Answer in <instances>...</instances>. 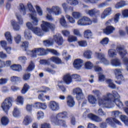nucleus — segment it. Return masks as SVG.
Wrapping results in <instances>:
<instances>
[{
  "mask_svg": "<svg viewBox=\"0 0 128 128\" xmlns=\"http://www.w3.org/2000/svg\"><path fill=\"white\" fill-rule=\"evenodd\" d=\"M98 104L100 106L106 108L111 107L113 104H115L118 108L124 106L122 102L120 100V96L116 90L112 91V94L107 93L103 98L99 99Z\"/></svg>",
  "mask_w": 128,
  "mask_h": 128,
  "instance_id": "f257e3e1",
  "label": "nucleus"
},
{
  "mask_svg": "<svg viewBox=\"0 0 128 128\" xmlns=\"http://www.w3.org/2000/svg\"><path fill=\"white\" fill-rule=\"evenodd\" d=\"M31 18L32 20V24L28 22L26 24V26L28 29L34 32V34L40 36V32H42V30L40 28L36 27L34 28V26H37L38 24V20L36 17L34 16V15H31Z\"/></svg>",
  "mask_w": 128,
  "mask_h": 128,
  "instance_id": "f03ea898",
  "label": "nucleus"
},
{
  "mask_svg": "<svg viewBox=\"0 0 128 128\" xmlns=\"http://www.w3.org/2000/svg\"><path fill=\"white\" fill-rule=\"evenodd\" d=\"M120 112L118 110L113 111L112 112V116L114 118L110 117L106 119V122L109 124L111 126L114 128L116 127V124L122 126V123L120 121L118 120L116 118L120 116ZM116 123V124H115Z\"/></svg>",
  "mask_w": 128,
  "mask_h": 128,
  "instance_id": "7ed1b4c3",
  "label": "nucleus"
},
{
  "mask_svg": "<svg viewBox=\"0 0 128 128\" xmlns=\"http://www.w3.org/2000/svg\"><path fill=\"white\" fill-rule=\"evenodd\" d=\"M14 98L8 96L6 98L3 102H2L1 104V108L6 114L8 113V110L12 106V102H14Z\"/></svg>",
  "mask_w": 128,
  "mask_h": 128,
  "instance_id": "20e7f679",
  "label": "nucleus"
},
{
  "mask_svg": "<svg viewBox=\"0 0 128 128\" xmlns=\"http://www.w3.org/2000/svg\"><path fill=\"white\" fill-rule=\"evenodd\" d=\"M16 18L18 20V23L20 24H22L23 20L22 17V16L18 14V13H16ZM18 22H16L14 20H11V24L14 30L16 32H18L20 28V27L18 24Z\"/></svg>",
  "mask_w": 128,
  "mask_h": 128,
  "instance_id": "39448f33",
  "label": "nucleus"
},
{
  "mask_svg": "<svg viewBox=\"0 0 128 128\" xmlns=\"http://www.w3.org/2000/svg\"><path fill=\"white\" fill-rule=\"evenodd\" d=\"M87 14L91 17H94L92 18V22L94 23L98 22V17L100 15V11L96 8L88 10Z\"/></svg>",
  "mask_w": 128,
  "mask_h": 128,
  "instance_id": "423d86ee",
  "label": "nucleus"
},
{
  "mask_svg": "<svg viewBox=\"0 0 128 128\" xmlns=\"http://www.w3.org/2000/svg\"><path fill=\"white\" fill-rule=\"evenodd\" d=\"M32 57H36L37 54L40 56H44L47 54L46 51L43 48H36L32 50Z\"/></svg>",
  "mask_w": 128,
  "mask_h": 128,
  "instance_id": "0eeeda50",
  "label": "nucleus"
},
{
  "mask_svg": "<svg viewBox=\"0 0 128 128\" xmlns=\"http://www.w3.org/2000/svg\"><path fill=\"white\" fill-rule=\"evenodd\" d=\"M122 71L120 69H116L115 70V74L116 78L118 80H116L115 82L118 84H121L122 83V82L124 80V76L122 75Z\"/></svg>",
  "mask_w": 128,
  "mask_h": 128,
  "instance_id": "6e6552de",
  "label": "nucleus"
},
{
  "mask_svg": "<svg viewBox=\"0 0 128 128\" xmlns=\"http://www.w3.org/2000/svg\"><path fill=\"white\" fill-rule=\"evenodd\" d=\"M73 93L74 94H76V98L78 100H84V96L82 92V90L80 88L74 89Z\"/></svg>",
  "mask_w": 128,
  "mask_h": 128,
  "instance_id": "1a4fd4ad",
  "label": "nucleus"
},
{
  "mask_svg": "<svg viewBox=\"0 0 128 128\" xmlns=\"http://www.w3.org/2000/svg\"><path fill=\"white\" fill-rule=\"evenodd\" d=\"M121 16V14L120 12L116 13L114 14L113 18H111L110 20H108L106 23V25H110L111 24L114 22L115 24H116L119 22L120 20V16Z\"/></svg>",
  "mask_w": 128,
  "mask_h": 128,
  "instance_id": "9d476101",
  "label": "nucleus"
},
{
  "mask_svg": "<svg viewBox=\"0 0 128 128\" xmlns=\"http://www.w3.org/2000/svg\"><path fill=\"white\" fill-rule=\"evenodd\" d=\"M53 38L55 42L58 46H62L64 42V39L60 34H56L53 36Z\"/></svg>",
  "mask_w": 128,
  "mask_h": 128,
  "instance_id": "9b49d317",
  "label": "nucleus"
},
{
  "mask_svg": "<svg viewBox=\"0 0 128 128\" xmlns=\"http://www.w3.org/2000/svg\"><path fill=\"white\" fill-rule=\"evenodd\" d=\"M78 24L80 26L90 25L92 24V21L88 17H82L78 21Z\"/></svg>",
  "mask_w": 128,
  "mask_h": 128,
  "instance_id": "f8f14e48",
  "label": "nucleus"
},
{
  "mask_svg": "<svg viewBox=\"0 0 128 128\" xmlns=\"http://www.w3.org/2000/svg\"><path fill=\"white\" fill-rule=\"evenodd\" d=\"M107 26L105 28L103 29V32L106 36H109L113 34L114 32L116 30V28L112 26Z\"/></svg>",
  "mask_w": 128,
  "mask_h": 128,
  "instance_id": "ddd939ff",
  "label": "nucleus"
},
{
  "mask_svg": "<svg viewBox=\"0 0 128 128\" xmlns=\"http://www.w3.org/2000/svg\"><path fill=\"white\" fill-rule=\"evenodd\" d=\"M87 117L91 120L96 122H100L102 121V118L97 116L96 115H95L94 114H93L92 113L88 114Z\"/></svg>",
  "mask_w": 128,
  "mask_h": 128,
  "instance_id": "4468645a",
  "label": "nucleus"
},
{
  "mask_svg": "<svg viewBox=\"0 0 128 128\" xmlns=\"http://www.w3.org/2000/svg\"><path fill=\"white\" fill-rule=\"evenodd\" d=\"M84 63L82 60L78 58L74 60L73 66L77 70H80L82 66Z\"/></svg>",
  "mask_w": 128,
  "mask_h": 128,
  "instance_id": "2eb2a0df",
  "label": "nucleus"
},
{
  "mask_svg": "<svg viewBox=\"0 0 128 128\" xmlns=\"http://www.w3.org/2000/svg\"><path fill=\"white\" fill-rule=\"evenodd\" d=\"M47 10L49 13L53 12L56 16H58L61 14L60 8L58 6H53L52 8H47Z\"/></svg>",
  "mask_w": 128,
  "mask_h": 128,
  "instance_id": "dca6fc26",
  "label": "nucleus"
},
{
  "mask_svg": "<svg viewBox=\"0 0 128 128\" xmlns=\"http://www.w3.org/2000/svg\"><path fill=\"white\" fill-rule=\"evenodd\" d=\"M49 108L53 111H58L60 110V106L55 101H50Z\"/></svg>",
  "mask_w": 128,
  "mask_h": 128,
  "instance_id": "f3484780",
  "label": "nucleus"
},
{
  "mask_svg": "<svg viewBox=\"0 0 128 128\" xmlns=\"http://www.w3.org/2000/svg\"><path fill=\"white\" fill-rule=\"evenodd\" d=\"M116 50L118 52L119 54L122 57V58H124V56L128 54L127 51L124 50V47H118L116 48Z\"/></svg>",
  "mask_w": 128,
  "mask_h": 128,
  "instance_id": "a211bd4d",
  "label": "nucleus"
},
{
  "mask_svg": "<svg viewBox=\"0 0 128 128\" xmlns=\"http://www.w3.org/2000/svg\"><path fill=\"white\" fill-rule=\"evenodd\" d=\"M68 114L66 112H60L56 114V118H54V120H58V118L59 119L66 118H68Z\"/></svg>",
  "mask_w": 128,
  "mask_h": 128,
  "instance_id": "6ab92c4d",
  "label": "nucleus"
},
{
  "mask_svg": "<svg viewBox=\"0 0 128 128\" xmlns=\"http://www.w3.org/2000/svg\"><path fill=\"white\" fill-rule=\"evenodd\" d=\"M42 24H41V28L43 32H48L50 22L42 21Z\"/></svg>",
  "mask_w": 128,
  "mask_h": 128,
  "instance_id": "aec40b11",
  "label": "nucleus"
},
{
  "mask_svg": "<svg viewBox=\"0 0 128 128\" xmlns=\"http://www.w3.org/2000/svg\"><path fill=\"white\" fill-rule=\"evenodd\" d=\"M67 105L70 107H73L75 104L74 98L72 96H68L67 97Z\"/></svg>",
  "mask_w": 128,
  "mask_h": 128,
  "instance_id": "412c9836",
  "label": "nucleus"
},
{
  "mask_svg": "<svg viewBox=\"0 0 128 128\" xmlns=\"http://www.w3.org/2000/svg\"><path fill=\"white\" fill-rule=\"evenodd\" d=\"M112 10L111 7L106 8L104 10L103 14H102L101 17L102 18H105L106 16L110 15L112 13Z\"/></svg>",
  "mask_w": 128,
  "mask_h": 128,
  "instance_id": "4be33fe9",
  "label": "nucleus"
},
{
  "mask_svg": "<svg viewBox=\"0 0 128 128\" xmlns=\"http://www.w3.org/2000/svg\"><path fill=\"white\" fill-rule=\"evenodd\" d=\"M84 37L86 39H93V34L90 30H86L84 32Z\"/></svg>",
  "mask_w": 128,
  "mask_h": 128,
  "instance_id": "5701e85b",
  "label": "nucleus"
},
{
  "mask_svg": "<svg viewBox=\"0 0 128 128\" xmlns=\"http://www.w3.org/2000/svg\"><path fill=\"white\" fill-rule=\"evenodd\" d=\"M10 122L9 118L6 116H3L0 118V123L3 126H8Z\"/></svg>",
  "mask_w": 128,
  "mask_h": 128,
  "instance_id": "b1692460",
  "label": "nucleus"
},
{
  "mask_svg": "<svg viewBox=\"0 0 128 128\" xmlns=\"http://www.w3.org/2000/svg\"><path fill=\"white\" fill-rule=\"evenodd\" d=\"M54 124L56 125H61L63 127H66V122L64 120L56 119L54 120Z\"/></svg>",
  "mask_w": 128,
  "mask_h": 128,
  "instance_id": "393cba45",
  "label": "nucleus"
},
{
  "mask_svg": "<svg viewBox=\"0 0 128 128\" xmlns=\"http://www.w3.org/2000/svg\"><path fill=\"white\" fill-rule=\"evenodd\" d=\"M32 122V119L30 116H29L28 115L25 116L23 124L25 126H28Z\"/></svg>",
  "mask_w": 128,
  "mask_h": 128,
  "instance_id": "a878e982",
  "label": "nucleus"
},
{
  "mask_svg": "<svg viewBox=\"0 0 128 128\" xmlns=\"http://www.w3.org/2000/svg\"><path fill=\"white\" fill-rule=\"evenodd\" d=\"M64 82L67 84L72 82V78L70 74H66L63 78Z\"/></svg>",
  "mask_w": 128,
  "mask_h": 128,
  "instance_id": "bb28decb",
  "label": "nucleus"
},
{
  "mask_svg": "<svg viewBox=\"0 0 128 128\" xmlns=\"http://www.w3.org/2000/svg\"><path fill=\"white\" fill-rule=\"evenodd\" d=\"M50 62L55 63L56 64H62V60L58 57L52 56L50 58Z\"/></svg>",
  "mask_w": 128,
  "mask_h": 128,
  "instance_id": "cd10ccee",
  "label": "nucleus"
},
{
  "mask_svg": "<svg viewBox=\"0 0 128 128\" xmlns=\"http://www.w3.org/2000/svg\"><path fill=\"white\" fill-rule=\"evenodd\" d=\"M12 70L18 72H20L22 70V66L20 64H14L10 66Z\"/></svg>",
  "mask_w": 128,
  "mask_h": 128,
  "instance_id": "c85d7f7f",
  "label": "nucleus"
},
{
  "mask_svg": "<svg viewBox=\"0 0 128 128\" xmlns=\"http://www.w3.org/2000/svg\"><path fill=\"white\" fill-rule=\"evenodd\" d=\"M4 36L10 44H12V38L10 32H7L4 34Z\"/></svg>",
  "mask_w": 128,
  "mask_h": 128,
  "instance_id": "c756f323",
  "label": "nucleus"
},
{
  "mask_svg": "<svg viewBox=\"0 0 128 128\" xmlns=\"http://www.w3.org/2000/svg\"><path fill=\"white\" fill-rule=\"evenodd\" d=\"M88 100L90 104H96V98L93 95H88Z\"/></svg>",
  "mask_w": 128,
  "mask_h": 128,
  "instance_id": "7c9ffc66",
  "label": "nucleus"
},
{
  "mask_svg": "<svg viewBox=\"0 0 128 128\" xmlns=\"http://www.w3.org/2000/svg\"><path fill=\"white\" fill-rule=\"evenodd\" d=\"M62 7L63 8L64 12H73L74 11V8L72 6H68L66 3H63L62 4Z\"/></svg>",
  "mask_w": 128,
  "mask_h": 128,
  "instance_id": "2f4dec72",
  "label": "nucleus"
},
{
  "mask_svg": "<svg viewBox=\"0 0 128 128\" xmlns=\"http://www.w3.org/2000/svg\"><path fill=\"white\" fill-rule=\"evenodd\" d=\"M30 86L26 83L24 84V86L21 90V93L23 94H26L30 90Z\"/></svg>",
  "mask_w": 128,
  "mask_h": 128,
  "instance_id": "473e14b6",
  "label": "nucleus"
},
{
  "mask_svg": "<svg viewBox=\"0 0 128 128\" xmlns=\"http://www.w3.org/2000/svg\"><path fill=\"white\" fill-rule=\"evenodd\" d=\"M35 64L32 61H30V63L29 64L28 66L27 67V69L26 70L27 72H32L35 68Z\"/></svg>",
  "mask_w": 128,
  "mask_h": 128,
  "instance_id": "72a5a7b5",
  "label": "nucleus"
},
{
  "mask_svg": "<svg viewBox=\"0 0 128 128\" xmlns=\"http://www.w3.org/2000/svg\"><path fill=\"white\" fill-rule=\"evenodd\" d=\"M112 66H118L121 65V62L118 59H114L110 60Z\"/></svg>",
  "mask_w": 128,
  "mask_h": 128,
  "instance_id": "f704fd0d",
  "label": "nucleus"
},
{
  "mask_svg": "<svg viewBox=\"0 0 128 128\" xmlns=\"http://www.w3.org/2000/svg\"><path fill=\"white\" fill-rule=\"evenodd\" d=\"M24 38L27 40H30L32 38V34L29 30H26L24 32Z\"/></svg>",
  "mask_w": 128,
  "mask_h": 128,
  "instance_id": "c9c22d12",
  "label": "nucleus"
},
{
  "mask_svg": "<svg viewBox=\"0 0 128 128\" xmlns=\"http://www.w3.org/2000/svg\"><path fill=\"white\" fill-rule=\"evenodd\" d=\"M60 24L64 28H68V23L64 17H62L60 20Z\"/></svg>",
  "mask_w": 128,
  "mask_h": 128,
  "instance_id": "e433bc0d",
  "label": "nucleus"
},
{
  "mask_svg": "<svg viewBox=\"0 0 128 128\" xmlns=\"http://www.w3.org/2000/svg\"><path fill=\"white\" fill-rule=\"evenodd\" d=\"M98 58H100V62H103L104 64H108V60H106L105 58L104 57V55L102 54L98 53Z\"/></svg>",
  "mask_w": 128,
  "mask_h": 128,
  "instance_id": "4c0bfd02",
  "label": "nucleus"
},
{
  "mask_svg": "<svg viewBox=\"0 0 128 128\" xmlns=\"http://www.w3.org/2000/svg\"><path fill=\"white\" fill-rule=\"evenodd\" d=\"M84 67L86 70H91L94 67V64L90 62H87L84 64Z\"/></svg>",
  "mask_w": 128,
  "mask_h": 128,
  "instance_id": "58836bf2",
  "label": "nucleus"
},
{
  "mask_svg": "<svg viewBox=\"0 0 128 128\" xmlns=\"http://www.w3.org/2000/svg\"><path fill=\"white\" fill-rule=\"evenodd\" d=\"M50 62L51 60H50V58L47 60H44V59L40 60V64H44V65H48V66L50 65Z\"/></svg>",
  "mask_w": 128,
  "mask_h": 128,
  "instance_id": "ea45409f",
  "label": "nucleus"
},
{
  "mask_svg": "<svg viewBox=\"0 0 128 128\" xmlns=\"http://www.w3.org/2000/svg\"><path fill=\"white\" fill-rule=\"evenodd\" d=\"M43 44L44 46H50L54 44V42L51 41L49 40H44Z\"/></svg>",
  "mask_w": 128,
  "mask_h": 128,
  "instance_id": "a19ab883",
  "label": "nucleus"
},
{
  "mask_svg": "<svg viewBox=\"0 0 128 128\" xmlns=\"http://www.w3.org/2000/svg\"><path fill=\"white\" fill-rule=\"evenodd\" d=\"M125 4H126L124 0H121L116 4V8L118 9L120 8H122L124 6Z\"/></svg>",
  "mask_w": 128,
  "mask_h": 128,
  "instance_id": "79ce46f5",
  "label": "nucleus"
},
{
  "mask_svg": "<svg viewBox=\"0 0 128 128\" xmlns=\"http://www.w3.org/2000/svg\"><path fill=\"white\" fill-rule=\"evenodd\" d=\"M92 52L90 50H87L84 52V56L85 58H87L88 60H90L92 58Z\"/></svg>",
  "mask_w": 128,
  "mask_h": 128,
  "instance_id": "37998d69",
  "label": "nucleus"
},
{
  "mask_svg": "<svg viewBox=\"0 0 128 128\" xmlns=\"http://www.w3.org/2000/svg\"><path fill=\"white\" fill-rule=\"evenodd\" d=\"M20 114V112L19 110L18 109V108H15L12 112V115L15 118H17L18 116H19Z\"/></svg>",
  "mask_w": 128,
  "mask_h": 128,
  "instance_id": "c03bdc74",
  "label": "nucleus"
},
{
  "mask_svg": "<svg viewBox=\"0 0 128 128\" xmlns=\"http://www.w3.org/2000/svg\"><path fill=\"white\" fill-rule=\"evenodd\" d=\"M126 116H121V120L125 124L126 126H128V118H126Z\"/></svg>",
  "mask_w": 128,
  "mask_h": 128,
  "instance_id": "a18cd8bd",
  "label": "nucleus"
},
{
  "mask_svg": "<svg viewBox=\"0 0 128 128\" xmlns=\"http://www.w3.org/2000/svg\"><path fill=\"white\" fill-rule=\"evenodd\" d=\"M110 40L108 38H104L101 41H100V44L104 46L108 44Z\"/></svg>",
  "mask_w": 128,
  "mask_h": 128,
  "instance_id": "49530a36",
  "label": "nucleus"
},
{
  "mask_svg": "<svg viewBox=\"0 0 128 128\" xmlns=\"http://www.w3.org/2000/svg\"><path fill=\"white\" fill-rule=\"evenodd\" d=\"M20 12H23L24 15L26 14V9L23 4H20Z\"/></svg>",
  "mask_w": 128,
  "mask_h": 128,
  "instance_id": "de8ad7c7",
  "label": "nucleus"
},
{
  "mask_svg": "<svg viewBox=\"0 0 128 128\" xmlns=\"http://www.w3.org/2000/svg\"><path fill=\"white\" fill-rule=\"evenodd\" d=\"M24 98L22 96H18L16 100V101L17 102L22 105L24 104Z\"/></svg>",
  "mask_w": 128,
  "mask_h": 128,
  "instance_id": "09e8293b",
  "label": "nucleus"
},
{
  "mask_svg": "<svg viewBox=\"0 0 128 128\" xmlns=\"http://www.w3.org/2000/svg\"><path fill=\"white\" fill-rule=\"evenodd\" d=\"M62 34L64 37H69L70 36V32L68 30H62Z\"/></svg>",
  "mask_w": 128,
  "mask_h": 128,
  "instance_id": "8fccbe9b",
  "label": "nucleus"
},
{
  "mask_svg": "<svg viewBox=\"0 0 128 128\" xmlns=\"http://www.w3.org/2000/svg\"><path fill=\"white\" fill-rule=\"evenodd\" d=\"M78 44L80 46L82 47H85L88 45L87 42L86 40L78 41Z\"/></svg>",
  "mask_w": 128,
  "mask_h": 128,
  "instance_id": "3c124183",
  "label": "nucleus"
},
{
  "mask_svg": "<svg viewBox=\"0 0 128 128\" xmlns=\"http://www.w3.org/2000/svg\"><path fill=\"white\" fill-rule=\"evenodd\" d=\"M68 42H72L75 41L77 40V38L76 36H68Z\"/></svg>",
  "mask_w": 128,
  "mask_h": 128,
  "instance_id": "603ef678",
  "label": "nucleus"
},
{
  "mask_svg": "<svg viewBox=\"0 0 128 128\" xmlns=\"http://www.w3.org/2000/svg\"><path fill=\"white\" fill-rule=\"evenodd\" d=\"M108 54H109V56H110V57H114L116 55V50H114L112 49L109 50V52H108Z\"/></svg>",
  "mask_w": 128,
  "mask_h": 128,
  "instance_id": "864d4df0",
  "label": "nucleus"
},
{
  "mask_svg": "<svg viewBox=\"0 0 128 128\" xmlns=\"http://www.w3.org/2000/svg\"><path fill=\"white\" fill-rule=\"evenodd\" d=\"M84 2L87 3L92 4H98V2L100 0H83Z\"/></svg>",
  "mask_w": 128,
  "mask_h": 128,
  "instance_id": "5fc2aeb1",
  "label": "nucleus"
},
{
  "mask_svg": "<svg viewBox=\"0 0 128 128\" xmlns=\"http://www.w3.org/2000/svg\"><path fill=\"white\" fill-rule=\"evenodd\" d=\"M98 114L100 116H106V113L103 111L102 108H100L98 110Z\"/></svg>",
  "mask_w": 128,
  "mask_h": 128,
  "instance_id": "6e6d98bb",
  "label": "nucleus"
},
{
  "mask_svg": "<svg viewBox=\"0 0 128 128\" xmlns=\"http://www.w3.org/2000/svg\"><path fill=\"white\" fill-rule=\"evenodd\" d=\"M66 17L70 23L74 24L75 22V20H74V18L70 16V15L67 14L66 15Z\"/></svg>",
  "mask_w": 128,
  "mask_h": 128,
  "instance_id": "4d7b16f0",
  "label": "nucleus"
},
{
  "mask_svg": "<svg viewBox=\"0 0 128 128\" xmlns=\"http://www.w3.org/2000/svg\"><path fill=\"white\" fill-rule=\"evenodd\" d=\"M72 15L75 18H79L80 17V14L79 12H72Z\"/></svg>",
  "mask_w": 128,
  "mask_h": 128,
  "instance_id": "13d9d810",
  "label": "nucleus"
},
{
  "mask_svg": "<svg viewBox=\"0 0 128 128\" xmlns=\"http://www.w3.org/2000/svg\"><path fill=\"white\" fill-rule=\"evenodd\" d=\"M30 76H31V74H30V73L25 74L23 76V80H28L30 78Z\"/></svg>",
  "mask_w": 128,
  "mask_h": 128,
  "instance_id": "bf43d9fd",
  "label": "nucleus"
},
{
  "mask_svg": "<svg viewBox=\"0 0 128 128\" xmlns=\"http://www.w3.org/2000/svg\"><path fill=\"white\" fill-rule=\"evenodd\" d=\"M98 80L102 82L106 80V76L102 73H99Z\"/></svg>",
  "mask_w": 128,
  "mask_h": 128,
  "instance_id": "052dcab7",
  "label": "nucleus"
},
{
  "mask_svg": "<svg viewBox=\"0 0 128 128\" xmlns=\"http://www.w3.org/2000/svg\"><path fill=\"white\" fill-rule=\"evenodd\" d=\"M14 39L16 44H19L21 40V36L18 34L14 38Z\"/></svg>",
  "mask_w": 128,
  "mask_h": 128,
  "instance_id": "680f3d73",
  "label": "nucleus"
},
{
  "mask_svg": "<svg viewBox=\"0 0 128 128\" xmlns=\"http://www.w3.org/2000/svg\"><path fill=\"white\" fill-rule=\"evenodd\" d=\"M44 116V114L42 111H39L37 113V116H38V120H40V118H42Z\"/></svg>",
  "mask_w": 128,
  "mask_h": 128,
  "instance_id": "e2e57ef3",
  "label": "nucleus"
},
{
  "mask_svg": "<svg viewBox=\"0 0 128 128\" xmlns=\"http://www.w3.org/2000/svg\"><path fill=\"white\" fill-rule=\"evenodd\" d=\"M47 51L48 52H50V53L52 54H53L55 56H58V53L57 52V50H52V49H48Z\"/></svg>",
  "mask_w": 128,
  "mask_h": 128,
  "instance_id": "0e129e2a",
  "label": "nucleus"
},
{
  "mask_svg": "<svg viewBox=\"0 0 128 128\" xmlns=\"http://www.w3.org/2000/svg\"><path fill=\"white\" fill-rule=\"evenodd\" d=\"M10 80L12 82L16 83V82L20 80V78L17 76H12L11 77Z\"/></svg>",
  "mask_w": 128,
  "mask_h": 128,
  "instance_id": "69168bd1",
  "label": "nucleus"
},
{
  "mask_svg": "<svg viewBox=\"0 0 128 128\" xmlns=\"http://www.w3.org/2000/svg\"><path fill=\"white\" fill-rule=\"evenodd\" d=\"M41 128H51L50 124L48 123H44L41 124Z\"/></svg>",
  "mask_w": 128,
  "mask_h": 128,
  "instance_id": "338daca9",
  "label": "nucleus"
},
{
  "mask_svg": "<svg viewBox=\"0 0 128 128\" xmlns=\"http://www.w3.org/2000/svg\"><path fill=\"white\" fill-rule=\"evenodd\" d=\"M123 58V62L124 64V65L126 66V70L128 71V58Z\"/></svg>",
  "mask_w": 128,
  "mask_h": 128,
  "instance_id": "774afa93",
  "label": "nucleus"
}]
</instances>
